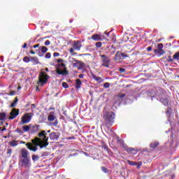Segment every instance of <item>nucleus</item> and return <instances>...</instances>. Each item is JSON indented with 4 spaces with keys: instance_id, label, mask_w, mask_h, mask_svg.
Wrapping results in <instances>:
<instances>
[{
    "instance_id": "052dcab7",
    "label": "nucleus",
    "mask_w": 179,
    "mask_h": 179,
    "mask_svg": "<svg viewBox=\"0 0 179 179\" xmlns=\"http://www.w3.org/2000/svg\"><path fill=\"white\" fill-rule=\"evenodd\" d=\"M20 89H22V87L18 86V87H17V90H20Z\"/></svg>"
},
{
    "instance_id": "a211bd4d",
    "label": "nucleus",
    "mask_w": 179,
    "mask_h": 179,
    "mask_svg": "<svg viewBox=\"0 0 179 179\" xmlns=\"http://www.w3.org/2000/svg\"><path fill=\"white\" fill-rule=\"evenodd\" d=\"M36 107H37V106H36V104L32 103V104H31V105L29 106V108H28V109L27 110V111H30V110H31V113L34 114V111H36Z\"/></svg>"
},
{
    "instance_id": "7c9ffc66",
    "label": "nucleus",
    "mask_w": 179,
    "mask_h": 179,
    "mask_svg": "<svg viewBox=\"0 0 179 179\" xmlns=\"http://www.w3.org/2000/svg\"><path fill=\"white\" fill-rule=\"evenodd\" d=\"M10 145L13 148H15V146H17V142L16 141H12L11 142H10Z\"/></svg>"
},
{
    "instance_id": "37998d69",
    "label": "nucleus",
    "mask_w": 179,
    "mask_h": 179,
    "mask_svg": "<svg viewBox=\"0 0 179 179\" xmlns=\"http://www.w3.org/2000/svg\"><path fill=\"white\" fill-rule=\"evenodd\" d=\"M96 47H97V48H100V47H101L102 45V43L101 42H97L96 44H95Z\"/></svg>"
},
{
    "instance_id": "4c0bfd02",
    "label": "nucleus",
    "mask_w": 179,
    "mask_h": 179,
    "mask_svg": "<svg viewBox=\"0 0 179 179\" xmlns=\"http://www.w3.org/2000/svg\"><path fill=\"white\" fill-rule=\"evenodd\" d=\"M128 164L130 166H136V162H134V161H128Z\"/></svg>"
},
{
    "instance_id": "aec40b11",
    "label": "nucleus",
    "mask_w": 179,
    "mask_h": 179,
    "mask_svg": "<svg viewBox=\"0 0 179 179\" xmlns=\"http://www.w3.org/2000/svg\"><path fill=\"white\" fill-rule=\"evenodd\" d=\"M155 54L158 57H161V55H163V54H164V50L160 49L155 50Z\"/></svg>"
},
{
    "instance_id": "393cba45",
    "label": "nucleus",
    "mask_w": 179,
    "mask_h": 179,
    "mask_svg": "<svg viewBox=\"0 0 179 179\" xmlns=\"http://www.w3.org/2000/svg\"><path fill=\"white\" fill-rule=\"evenodd\" d=\"M18 101H19V99H17V97H15L14 101L11 103V104L10 105V107L11 108L16 107V104H17Z\"/></svg>"
},
{
    "instance_id": "dca6fc26",
    "label": "nucleus",
    "mask_w": 179,
    "mask_h": 179,
    "mask_svg": "<svg viewBox=\"0 0 179 179\" xmlns=\"http://www.w3.org/2000/svg\"><path fill=\"white\" fill-rule=\"evenodd\" d=\"M38 128H40V125H33L31 124V127L30 129L31 134H36L38 131Z\"/></svg>"
},
{
    "instance_id": "5fc2aeb1",
    "label": "nucleus",
    "mask_w": 179,
    "mask_h": 179,
    "mask_svg": "<svg viewBox=\"0 0 179 179\" xmlns=\"http://www.w3.org/2000/svg\"><path fill=\"white\" fill-rule=\"evenodd\" d=\"M67 139H68L69 141H71V139H75V137H73V136L68 137Z\"/></svg>"
},
{
    "instance_id": "c9c22d12",
    "label": "nucleus",
    "mask_w": 179,
    "mask_h": 179,
    "mask_svg": "<svg viewBox=\"0 0 179 179\" xmlns=\"http://www.w3.org/2000/svg\"><path fill=\"white\" fill-rule=\"evenodd\" d=\"M117 97H118L119 99H120L121 100H122V98H123V97H125V94L120 93V94H119L117 95Z\"/></svg>"
},
{
    "instance_id": "13d9d810",
    "label": "nucleus",
    "mask_w": 179,
    "mask_h": 179,
    "mask_svg": "<svg viewBox=\"0 0 179 179\" xmlns=\"http://www.w3.org/2000/svg\"><path fill=\"white\" fill-rule=\"evenodd\" d=\"M30 54H32L33 55H34V54H36V52L33 50H30Z\"/></svg>"
},
{
    "instance_id": "9b49d317",
    "label": "nucleus",
    "mask_w": 179,
    "mask_h": 179,
    "mask_svg": "<svg viewBox=\"0 0 179 179\" xmlns=\"http://www.w3.org/2000/svg\"><path fill=\"white\" fill-rule=\"evenodd\" d=\"M47 51H48V48L45 46L39 47L38 50H36V52H38V55H39V57H43V55L42 54H45Z\"/></svg>"
},
{
    "instance_id": "f03ea898",
    "label": "nucleus",
    "mask_w": 179,
    "mask_h": 179,
    "mask_svg": "<svg viewBox=\"0 0 179 179\" xmlns=\"http://www.w3.org/2000/svg\"><path fill=\"white\" fill-rule=\"evenodd\" d=\"M148 96L151 97L152 101H153L154 99H157V100L161 101L165 107L169 106V99L166 97V91L162 88H159L158 90H156V88H151L148 92Z\"/></svg>"
},
{
    "instance_id": "39448f33",
    "label": "nucleus",
    "mask_w": 179,
    "mask_h": 179,
    "mask_svg": "<svg viewBox=\"0 0 179 179\" xmlns=\"http://www.w3.org/2000/svg\"><path fill=\"white\" fill-rule=\"evenodd\" d=\"M82 48V41H74L73 43V48L69 49V52L71 55H76L75 51H80Z\"/></svg>"
},
{
    "instance_id": "72a5a7b5",
    "label": "nucleus",
    "mask_w": 179,
    "mask_h": 179,
    "mask_svg": "<svg viewBox=\"0 0 179 179\" xmlns=\"http://www.w3.org/2000/svg\"><path fill=\"white\" fill-rule=\"evenodd\" d=\"M50 153L48 152H44L41 155V157H47V156H49Z\"/></svg>"
},
{
    "instance_id": "58836bf2",
    "label": "nucleus",
    "mask_w": 179,
    "mask_h": 179,
    "mask_svg": "<svg viewBox=\"0 0 179 179\" xmlns=\"http://www.w3.org/2000/svg\"><path fill=\"white\" fill-rule=\"evenodd\" d=\"M101 170L103 173H108V169L104 166L101 167Z\"/></svg>"
},
{
    "instance_id": "a18cd8bd",
    "label": "nucleus",
    "mask_w": 179,
    "mask_h": 179,
    "mask_svg": "<svg viewBox=\"0 0 179 179\" xmlns=\"http://www.w3.org/2000/svg\"><path fill=\"white\" fill-rule=\"evenodd\" d=\"M16 132H17V134H24V131L19 128L16 129Z\"/></svg>"
},
{
    "instance_id": "2eb2a0df",
    "label": "nucleus",
    "mask_w": 179,
    "mask_h": 179,
    "mask_svg": "<svg viewBox=\"0 0 179 179\" xmlns=\"http://www.w3.org/2000/svg\"><path fill=\"white\" fill-rule=\"evenodd\" d=\"M82 66H83V62H82L80 61L76 60L73 63V68H82Z\"/></svg>"
},
{
    "instance_id": "603ef678",
    "label": "nucleus",
    "mask_w": 179,
    "mask_h": 179,
    "mask_svg": "<svg viewBox=\"0 0 179 179\" xmlns=\"http://www.w3.org/2000/svg\"><path fill=\"white\" fill-rule=\"evenodd\" d=\"M84 76H85V74H80L78 76V78H80V79H83Z\"/></svg>"
},
{
    "instance_id": "c03bdc74",
    "label": "nucleus",
    "mask_w": 179,
    "mask_h": 179,
    "mask_svg": "<svg viewBox=\"0 0 179 179\" xmlns=\"http://www.w3.org/2000/svg\"><path fill=\"white\" fill-rule=\"evenodd\" d=\"M157 50H163V43H159Z\"/></svg>"
},
{
    "instance_id": "6e6d98bb",
    "label": "nucleus",
    "mask_w": 179,
    "mask_h": 179,
    "mask_svg": "<svg viewBox=\"0 0 179 179\" xmlns=\"http://www.w3.org/2000/svg\"><path fill=\"white\" fill-rule=\"evenodd\" d=\"M38 47H40V44H37V45H34V48H37Z\"/></svg>"
},
{
    "instance_id": "8fccbe9b",
    "label": "nucleus",
    "mask_w": 179,
    "mask_h": 179,
    "mask_svg": "<svg viewBox=\"0 0 179 179\" xmlns=\"http://www.w3.org/2000/svg\"><path fill=\"white\" fill-rule=\"evenodd\" d=\"M120 55H121L122 58H125L127 57L125 53H121V52H120Z\"/></svg>"
},
{
    "instance_id": "09e8293b",
    "label": "nucleus",
    "mask_w": 179,
    "mask_h": 179,
    "mask_svg": "<svg viewBox=\"0 0 179 179\" xmlns=\"http://www.w3.org/2000/svg\"><path fill=\"white\" fill-rule=\"evenodd\" d=\"M50 44H51V42H50L49 40H48V41H46L45 42V45H50Z\"/></svg>"
},
{
    "instance_id": "e433bc0d",
    "label": "nucleus",
    "mask_w": 179,
    "mask_h": 179,
    "mask_svg": "<svg viewBox=\"0 0 179 179\" xmlns=\"http://www.w3.org/2000/svg\"><path fill=\"white\" fill-rule=\"evenodd\" d=\"M45 58H46L47 59H50V58H51V53L47 52L45 55Z\"/></svg>"
},
{
    "instance_id": "2f4dec72",
    "label": "nucleus",
    "mask_w": 179,
    "mask_h": 179,
    "mask_svg": "<svg viewBox=\"0 0 179 179\" xmlns=\"http://www.w3.org/2000/svg\"><path fill=\"white\" fill-rule=\"evenodd\" d=\"M173 59H176L177 61H179V52H176L173 57Z\"/></svg>"
},
{
    "instance_id": "79ce46f5",
    "label": "nucleus",
    "mask_w": 179,
    "mask_h": 179,
    "mask_svg": "<svg viewBox=\"0 0 179 179\" xmlns=\"http://www.w3.org/2000/svg\"><path fill=\"white\" fill-rule=\"evenodd\" d=\"M7 155H8V157H10V155H12V149L7 150Z\"/></svg>"
},
{
    "instance_id": "20e7f679",
    "label": "nucleus",
    "mask_w": 179,
    "mask_h": 179,
    "mask_svg": "<svg viewBox=\"0 0 179 179\" xmlns=\"http://www.w3.org/2000/svg\"><path fill=\"white\" fill-rule=\"evenodd\" d=\"M103 118L106 122L107 127H110L114 124V120L115 118V114L113 112H107L104 115Z\"/></svg>"
},
{
    "instance_id": "49530a36",
    "label": "nucleus",
    "mask_w": 179,
    "mask_h": 179,
    "mask_svg": "<svg viewBox=\"0 0 179 179\" xmlns=\"http://www.w3.org/2000/svg\"><path fill=\"white\" fill-rule=\"evenodd\" d=\"M16 94V91L10 92L9 96H15Z\"/></svg>"
},
{
    "instance_id": "7ed1b4c3",
    "label": "nucleus",
    "mask_w": 179,
    "mask_h": 179,
    "mask_svg": "<svg viewBox=\"0 0 179 179\" xmlns=\"http://www.w3.org/2000/svg\"><path fill=\"white\" fill-rule=\"evenodd\" d=\"M20 163L22 164V167H25L26 169H29L31 166L30 152L26 148H22L20 150Z\"/></svg>"
},
{
    "instance_id": "f257e3e1",
    "label": "nucleus",
    "mask_w": 179,
    "mask_h": 179,
    "mask_svg": "<svg viewBox=\"0 0 179 179\" xmlns=\"http://www.w3.org/2000/svg\"><path fill=\"white\" fill-rule=\"evenodd\" d=\"M48 133L45 130L41 131L38 133V136L35 138V146H34L33 143H26V146L29 150H31L32 152H37V146H39L40 149H43V148H47L50 143L48 142V136H47ZM34 142V140H33Z\"/></svg>"
},
{
    "instance_id": "864d4df0",
    "label": "nucleus",
    "mask_w": 179,
    "mask_h": 179,
    "mask_svg": "<svg viewBox=\"0 0 179 179\" xmlns=\"http://www.w3.org/2000/svg\"><path fill=\"white\" fill-rule=\"evenodd\" d=\"M151 50H152V47L150 46L147 48V51H148V52H150Z\"/></svg>"
},
{
    "instance_id": "3c124183",
    "label": "nucleus",
    "mask_w": 179,
    "mask_h": 179,
    "mask_svg": "<svg viewBox=\"0 0 179 179\" xmlns=\"http://www.w3.org/2000/svg\"><path fill=\"white\" fill-rule=\"evenodd\" d=\"M53 57H59V52H55L53 54Z\"/></svg>"
},
{
    "instance_id": "ddd939ff",
    "label": "nucleus",
    "mask_w": 179,
    "mask_h": 179,
    "mask_svg": "<svg viewBox=\"0 0 179 179\" xmlns=\"http://www.w3.org/2000/svg\"><path fill=\"white\" fill-rule=\"evenodd\" d=\"M101 58H102V61H103V66H106L108 67V64H110V59L107 57H106V55H101Z\"/></svg>"
},
{
    "instance_id": "680f3d73",
    "label": "nucleus",
    "mask_w": 179,
    "mask_h": 179,
    "mask_svg": "<svg viewBox=\"0 0 179 179\" xmlns=\"http://www.w3.org/2000/svg\"><path fill=\"white\" fill-rule=\"evenodd\" d=\"M171 178H174V175H171Z\"/></svg>"
},
{
    "instance_id": "0eeeda50",
    "label": "nucleus",
    "mask_w": 179,
    "mask_h": 179,
    "mask_svg": "<svg viewBox=\"0 0 179 179\" xmlns=\"http://www.w3.org/2000/svg\"><path fill=\"white\" fill-rule=\"evenodd\" d=\"M33 115H34V113H25L21 119V124L22 125H24V124H29V122L31 121Z\"/></svg>"
},
{
    "instance_id": "b1692460",
    "label": "nucleus",
    "mask_w": 179,
    "mask_h": 179,
    "mask_svg": "<svg viewBox=\"0 0 179 179\" xmlns=\"http://www.w3.org/2000/svg\"><path fill=\"white\" fill-rule=\"evenodd\" d=\"M159 146V141H154L150 143V148L155 149V148H157Z\"/></svg>"
},
{
    "instance_id": "338daca9",
    "label": "nucleus",
    "mask_w": 179,
    "mask_h": 179,
    "mask_svg": "<svg viewBox=\"0 0 179 179\" xmlns=\"http://www.w3.org/2000/svg\"><path fill=\"white\" fill-rule=\"evenodd\" d=\"M50 131L49 130V131H48V134H50Z\"/></svg>"
},
{
    "instance_id": "ea45409f",
    "label": "nucleus",
    "mask_w": 179,
    "mask_h": 179,
    "mask_svg": "<svg viewBox=\"0 0 179 179\" xmlns=\"http://www.w3.org/2000/svg\"><path fill=\"white\" fill-rule=\"evenodd\" d=\"M62 86L64 87V89H68V87H69V85L66 83H62Z\"/></svg>"
},
{
    "instance_id": "69168bd1",
    "label": "nucleus",
    "mask_w": 179,
    "mask_h": 179,
    "mask_svg": "<svg viewBox=\"0 0 179 179\" xmlns=\"http://www.w3.org/2000/svg\"><path fill=\"white\" fill-rule=\"evenodd\" d=\"M70 23H72V20H70Z\"/></svg>"
},
{
    "instance_id": "4468645a",
    "label": "nucleus",
    "mask_w": 179,
    "mask_h": 179,
    "mask_svg": "<svg viewBox=\"0 0 179 179\" xmlns=\"http://www.w3.org/2000/svg\"><path fill=\"white\" fill-rule=\"evenodd\" d=\"M92 40H94L95 41H101V40L106 38H104V35L99 36V34H95L92 36Z\"/></svg>"
},
{
    "instance_id": "9d476101",
    "label": "nucleus",
    "mask_w": 179,
    "mask_h": 179,
    "mask_svg": "<svg viewBox=\"0 0 179 179\" xmlns=\"http://www.w3.org/2000/svg\"><path fill=\"white\" fill-rule=\"evenodd\" d=\"M59 136H61V133L59 132L53 131L49 134V138L51 141H58Z\"/></svg>"
},
{
    "instance_id": "e2e57ef3",
    "label": "nucleus",
    "mask_w": 179,
    "mask_h": 179,
    "mask_svg": "<svg viewBox=\"0 0 179 179\" xmlns=\"http://www.w3.org/2000/svg\"><path fill=\"white\" fill-rule=\"evenodd\" d=\"M6 129V127H3L2 131H5Z\"/></svg>"
},
{
    "instance_id": "c85d7f7f",
    "label": "nucleus",
    "mask_w": 179,
    "mask_h": 179,
    "mask_svg": "<svg viewBox=\"0 0 179 179\" xmlns=\"http://www.w3.org/2000/svg\"><path fill=\"white\" fill-rule=\"evenodd\" d=\"M6 118V113H0V121H3Z\"/></svg>"
},
{
    "instance_id": "4be33fe9",
    "label": "nucleus",
    "mask_w": 179,
    "mask_h": 179,
    "mask_svg": "<svg viewBox=\"0 0 179 179\" xmlns=\"http://www.w3.org/2000/svg\"><path fill=\"white\" fill-rule=\"evenodd\" d=\"M80 86H82V81L78 78L76 80V89H80Z\"/></svg>"
},
{
    "instance_id": "c756f323",
    "label": "nucleus",
    "mask_w": 179,
    "mask_h": 179,
    "mask_svg": "<svg viewBox=\"0 0 179 179\" xmlns=\"http://www.w3.org/2000/svg\"><path fill=\"white\" fill-rule=\"evenodd\" d=\"M39 159H40V157H38V155H32L33 162H37L39 160Z\"/></svg>"
},
{
    "instance_id": "f3484780",
    "label": "nucleus",
    "mask_w": 179,
    "mask_h": 179,
    "mask_svg": "<svg viewBox=\"0 0 179 179\" xmlns=\"http://www.w3.org/2000/svg\"><path fill=\"white\" fill-rule=\"evenodd\" d=\"M57 66H62V68H65L66 65L65 64V61L62 59H59L57 60Z\"/></svg>"
},
{
    "instance_id": "0e129e2a",
    "label": "nucleus",
    "mask_w": 179,
    "mask_h": 179,
    "mask_svg": "<svg viewBox=\"0 0 179 179\" xmlns=\"http://www.w3.org/2000/svg\"><path fill=\"white\" fill-rule=\"evenodd\" d=\"M46 72H48V68L45 69Z\"/></svg>"
},
{
    "instance_id": "5701e85b",
    "label": "nucleus",
    "mask_w": 179,
    "mask_h": 179,
    "mask_svg": "<svg viewBox=\"0 0 179 179\" xmlns=\"http://www.w3.org/2000/svg\"><path fill=\"white\" fill-rule=\"evenodd\" d=\"M126 150L128 152V153H131V155H136V150H135L134 148H126Z\"/></svg>"
},
{
    "instance_id": "1a4fd4ad",
    "label": "nucleus",
    "mask_w": 179,
    "mask_h": 179,
    "mask_svg": "<svg viewBox=\"0 0 179 179\" xmlns=\"http://www.w3.org/2000/svg\"><path fill=\"white\" fill-rule=\"evenodd\" d=\"M20 111V110L19 109H16L15 108H13L11 112L10 113V117H8V119L15 120V118H16V117L19 115Z\"/></svg>"
},
{
    "instance_id": "473e14b6",
    "label": "nucleus",
    "mask_w": 179,
    "mask_h": 179,
    "mask_svg": "<svg viewBox=\"0 0 179 179\" xmlns=\"http://www.w3.org/2000/svg\"><path fill=\"white\" fill-rule=\"evenodd\" d=\"M23 61H24V62H30V61H31V57L30 58H29L28 57H24V58H23Z\"/></svg>"
},
{
    "instance_id": "f704fd0d",
    "label": "nucleus",
    "mask_w": 179,
    "mask_h": 179,
    "mask_svg": "<svg viewBox=\"0 0 179 179\" xmlns=\"http://www.w3.org/2000/svg\"><path fill=\"white\" fill-rule=\"evenodd\" d=\"M102 149H104V150H106L108 153H110V149H108V147L107 145H103Z\"/></svg>"
},
{
    "instance_id": "423d86ee",
    "label": "nucleus",
    "mask_w": 179,
    "mask_h": 179,
    "mask_svg": "<svg viewBox=\"0 0 179 179\" xmlns=\"http://www.w3.org/2000/svg\"><path fill=\"white\" fill-rule=\"evenodd\" d=\"M49 78L50 76L47 75L44 71H41L39 73L38 84L39 86H44V85L48 82Z\"/></svg>"
},
{
    "instance_id": "6e6552de",
    "label": "nucleus",
    "mask_w": 179,
    "mask_h": 179,
    "mask_svg": "<svg viewBox=\"0 0 179 179\" xmlns=\"http://www.w3.org/2000/svg\"><path fill=\"white\" fill-rule=\"evenodd\" d=\"M48 121H50L51 127H58V119L54 114L50 113L48 117Z\"/></svg>"
},
{
    "instance_id": "cd10ccee",
    "label": "nucleus",
    "mask_w": 179,
    "mask_h": 179,
    "mask_svg": "<svg viewBox=\"0 0 179 179\" xmlns=\"http://www.w3.org/2000/svg\"><path fill=\"white\" fill-rule=\"evenodd\" d=\"M31 62H33V64H39L38 59L37 57H31Z\"/></svg>"
},
{
    "instance_id": "a19ab883",
    "label": "nucleus",
    "mask_w": 179,
    "mask_h": 179,
    "mask_svg": "<svg viewBox=\"0 0 179 179\" xmlns=\"http://www.w3.org/2000/svg\"><path fill=\"white\" fill-rule=\"evenodd\" d=\"M103 87H105L106 89H108V87H110V83H105L103 84Z\"/></svg>"
},
{
    "instance_id": "bf43d9fd",
    "label": "nucleus",
    "mask_w": 179,
    "mask_h": 179,
    "mask_svg": "<svg viewBox=\"0 0 179 179\" xmlns=\"http://www.w3.org/2000/svg\"><path fill=\"white\" fill-rule=\"evenodd\" d=\"M27 47V43H24L22 46V48H26Z\"/></svg>"
},
{
    "instance_id": "f8f14e48",
    "label": "nucleus",
    "mask_w": 179,
    "mask_h": 179,
    "mask_svg": "<svg viewBox=\"0 0 179 179\" xmlns=\"http://www.w3.org/2000/svg\"><path fill=\"white\" fill-rule=\"evenodd\" d=\"M56 73H57V75H62L63 76H66V75H68V71L66 70V68L64 70L59 68H57Z\"/></svg>"
},
{
    "instance_id": "bb28decb",
    "label": "nucleus",
    "mask_w": 179,
    "mask_h": 179,
    "mask_svg": "<svg viewBox=\"0 0 179 179\" xmlns=\"http://www.w3.org/2000/svg\"><path fill=\"white\" fill-rule=\"evenodd\" d=\"M173 111V109L171 108H167L166 114L169 118H170V115H171V113Z\"/></svg>"
},
{
    "instance_id": "412c9836",
    "label": "nucleus",
    "mask_w": 179,
    "mask_h": 179,
    "mask_svg": "<svg viewBox=\"0 0 179 179\" xmlns=\"http://www.w3.org/2000/svg\"><path fill=\"white\" fill-rule=\"evenodd\" d=\"M31 128V124H29V125H25L22 127V129H23V132H29V131H30Z\"/></svg>"
},
{
    "instance_id": "6ab92c4d",
    "label": "nucleus",
    "mask_w": 179,
    "mask_h": 179,
    "mask_svg": "<svg viewBox=\"0 0 179 179\" xmlns=\"http://www.w3.org/2000/svg\"><path fill=\"white\" fill-rule=\"evenodd\" d=\"M122 59V57H121V52H117L115 55V61L116 62H120Z\"/></svg>"
},
{
    "instance_id": "4d7b16f0",
    "label": "nucleus",
    "mask_w": 179,
    "mask_h": 179,
    "mask_svg": "<svg viewBox=\"0 0 179 179\" xmlns=\"http://www.w3.org/2000/svg\"><path fill=\"white\" fill-rule=\"evenodd\" d=\"M105 34L108 37V36H110V32H107V31H106Z\"/></svg>"
},
{
    "instance_id": "a878e982",
    "label": "nucleus",
    "mask_w": 179,
    "mask_h": 179,
    "mask_svg": "<svg viewBox=\"0 0 179 179\" xmlns=\"http://www.w3.org/2000/svg\"><path fill=\"white\" fill-rule=\"evenodd\" d=\"M91 75H92L93 79L96 80V82H101V78L93 74V73H92Z\"/></svg>"
},
{
    "instance_id": "774afa93",
    "label": "nucleus",
    "mask_w": 179,
    "mask_h": 179,
    "mask_svg": "<svg viewBox=\"0 0 179 179\" xmlns=\"http://www.w3.org/2000/svg\"><path fill=\"white\" fill-rule=\"evenodd\" d=\"M173 69H170L171 71H173Z\"/></svg>"
},
{
    "instance_id": "de8ad7c7",
    "label": "nucleus",
    "mask_w": 179,
    "mask_h": 179,
    "mask_svg": "<svg viewBox=\"0 0 179 179\" xmlns=\"http://www.w3.org/2000/svg\"><path fill=\"white\" fill-rule=\"evenodd\" d=\"M119 71H120V72H121V73H123V72H125V69H124V68H120V69H119Z\"/></svg>"
}]
</instances>
